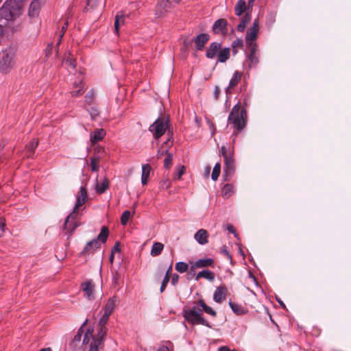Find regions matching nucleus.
Instances as JSON below:
<instances>
[{
    "label": "nucleus",
    "mask_w": 351,
    "mask_h": 351,
    "mask_svg": "<svg viewBox=\"0 0 351 351\" xmlns=\"http://www.w3.org/2000/svg\"><path fill=\"white\" fill-rule=\"evenodd\" d=\"M247 119V116L245 108L238 102L233 106L228 119V123L232 125L235 129L233 135H237L245 127Z\"/></svg>",
    "instance_id": "obj_1"
},
{
    "label": "nucleus",
    "mask_w": 351,
    "mask_h": 351,
    "mask_svg": "<svg viewBox=\"0 0 351 351\" xmlns=\"http://www.w3.org/2000/svg\"><path fill=\"white\" fill-rule=\"evenodd\" d=\"M100 328L96 337L93 336V330L88 329L84 334L82 346L84 350L88 346V351H98V348L101 345L103 338L107 333V328L106 326H99Z\"/></svg>",
    "instance_id": "obj_2"
},
{
    "label": "nucleus",
    "mask_w": 351,
    "mask_h": 351,
    "mask_svg": "<svg viewBox=\"0 0 351 351\" xmlns=\"http://www.w3.org/2000/svg\"><path fill=\"white\" fill-rule=\"evenodd\" d=\"M203 308L197 304L191 308L184 309L183 315L186 321L191 324L203 325L210 328L209 323L202 317Z\"/></svg>",
    "instance_id": "obj_3"
},
{
    "label": "nucleus",
    "mask_w": 351,
    "mask_h": 351,
    "mask_svg": "<svg viewBox=\"0 0 351 351\" xmlns=\"http://www.w3.org/2000/svg\"><path fill=\"white\" fill-rule=\"evenodd\" d=\"M221 153L224 160V176L226 180H228L234 174L235 170V162L233 151L227 149L225 146L221 148Z\"/></svg>",
    "instance_id": "obj_4"
},
{
    "label": "nucleus",
    "mask_w": 351,
    "mask_h": 351,
    "mask_svg": "<svg viewBox=\"0 0 351 351\" xmlns=\"http://www.w3.org/2000/svg\"><path fill=\"white\" fill-rule=\"evenodd\" d=\"M108 229L106 226H103L101 232L97 236V239L87 243L84 247L82 254H90L93 252L95 250L98 249L101 243H105L108 236Z\"/></svg>",
    "instance_id": "obj_5"
},
{
    "label": "nucleus",
    "mask_w": 351,
    "mask_h": 351,
    "mask_svg": "<svg viewBox=\"0 0 351 351\" xmlns=\"http://www.w3.org/2000/svg\"><path fill=\"white\" fill-rule=\"evenodd\" d=\"M169 118L165 116L158 117L150 126L149 130L156 139L162 136L168 128Z\"/></svg>",
    "instance_id": "obj_6"
},
{
    "label": "nucleus",
    "mask_w": 351,
    "mask_h": 351,
    "mask_svg": "<svg viewBox=\"0 0 351 351\" xmlns=\"http://www.w3.org/2000/svg\"><path fill=\"white\" fill-rule=\"evenodd\" d=\"M13 53L11 50L2 51L0 53V71L8 73L13 65Z\"/></svg>",
    "instance_id": "obj_7"
},
{
    "label": "nucleus",
    "mask_w": 351,
    "mask_h": 351,
    "mask_svg": "<svg viewBox=\"0 0 351 351\" xmlns=\"http://www.w3.org/2000/svg\"><path fill=\"white\" fill-rule=\"evenodd\" d=\"M259 32V22L258 19H256L253 22V25L249 28L247 31L245 36V42L247 46H258L255 43L256 39L258 37Z\"/></svg>",
    "instance_id": "obj_8"
},
{
    "label": "nucleus",
    "mask_w": 351,
    "mask_h": 351,
    "mask_svg": "<svg viewBox=\"0 0 351 351\" xmlns=\"http://www.w3.org/2000/svg\"><path fill=\"white\" fill-rule=\"evenodd\" d=\"M79 210L80 208L75 209V206H74L72 213L65 219L64 229L66 230L69 234H71L78 226V224L75 223L74 220L76 219Z\"/></svg>",
    "instance_id": "obj_9"
},
{
    "label": "nucleus",
    "mask_w": 351,
    "mask_h": 351,
    "mask_svg": "<svg viewBox=\"0 0 351 351\" xmlns=\"http://www.w3.org/2000/svg\"><path fill=\"white\" fill-rule=\"evenodd\" d=\"M250 53L247 56L249 67L256 66L259 62V53H258V46H247Z\"/></svg>",
    "instance_id": "obj_10"
},
{
    "label": "nucleus",
    "mask_w": 351,
    "mask_h": 351,
    "mask_svg": "<svg viewBox=\"0 0 351 351\" xmlns=\"http://www.w3.org/2000/svg\"><path fill=\"white\" fill-rule=\"evenodd\" d=\"M81 289L84 292V295L86 298L88 300L94 298L95 285L91 280H87L82 282L81 284Z\"/></svg>",
    "instance_id": "obj_11"
},
{
    "label": "nucleus",
    "mask_w": 351,
    "mask_h": 351,
    "mask_svg": "<svg viewBox=\"0 0 351 351\" xmlns=\"http://www.w3.org/2000/svg\"><path fill=\"white\" fill-rule=\"evenodd\" d=\"M88 192L85 186H82L80 189V191L76 195V202L75 204V209L80 208L86 203L88 200Z\"/></svg>",
    "instance_id": "obj_12"
},
{
    "label": "nucleus",
    "mask_w": 351,
    "mask_h": 351,
    "mask_svg": "<svg viewBox=\"0 0 351 351\" xmlns=\"http://www.w3.org/2000/svg\"><path fill=\"white\" fill-rule=\"evenodd\" d=\"M5 3H8L10 9L16 17L21 14V10L23 6V0H6Z\"/></svg>",
    "instance_id": "obj_13"
},
{
    "label": "nucleus",
    "mask_w": 351,
    "mask_h": 351,
    "mask_svg": "<svg viewBox=\"0 0 351 351\" xmlns=\"http://www.w3.org/2000/svg\"><path fill=\"white\" fill-rule=\"evenodd\" d=\"M228 22L225 19H220L217 20L213 26V31L215 34H225L227 32Z\"/></svg>",
    "instance_id": "obj_14"
},
{
    "label": "nucleus",
    "mask_w": 351,
    "mask_h": 351,
    "mask_svg": "<svg viewBox=\"0 0 351 351\" xmlns=\"http://www.w3.org/2000/svg\"><path fill=\"white\" fill-rule=\"evenodd\" d=\"M221 49V43L219 42H213L210 43L209 47H208L206 56L208 59L215 58L218 54L219 51Z\"/></svg>",
    "instance_id": "obj_15"
},
{
    "label": "nucleus",
    "mask_w": 351,
    "mask_h": 351,
    "mask_svg": "<svg viewBox=\"0 0 351 351\" xmlns=\"http://www.w3.org/2000/svg\"><path fill=\"white\" fill-rule=\"evenodd\" d=\"M209 35L205 33L199 34L193 38V41L195 43L197 49L202 51L204 49L205 45L209 40Z\"/></svg>",
    "instance_id": "obj_16"
},
{
    "label": "nucleus",
    "mask_w": 351,
    "mask_h": 351,
    "mask_svg": "<svg viewBox=\"0 0 351 351\" xmlns=\"http://www.w3.org/2000/svg\"><path fill=\"white\" fill-rule=\"evenodd\" d=\"M228 289L226 286L217 287L214 292L213 300L217 303H221L226 298Z\"/></svg>",
    "instance_id": "obj_17"
},
{
    "label": "nucleus",
    "mask_w": 351,
    "mask_h": 351,
    "mask_svg": "<svg viewBox=\"0 0 351 351\" xmlns=\"http://www.w3.org/2000/svg\"><path fill=\"white\" fill-rule=\"evenodd\" d=\"M45 0H34L29 8L28 14L31 17L37 16L40 12V5L44 4Z\"/></svg>",
    "instance_id": "obj_18"
},
{
    "label": "nucleus",
    "mask_w": 351,
    "mask_h": 351,
    "mask_svg": "<svg viewBox=\"0 0 351 351\" xmlns=\"http://www.w3.org/2000/svg\"><path fill=\"white\" fill-rule=\"evenodd\" d=\"M8 3H4L3 6L0 8V17L1 19H5L6 21L14 20L16 16L14 15V13L8 9Z\"/></svg>",
    "instance_id": "obj_19"
},
{
    "label": "nucleus",
    "mask_w": 351,
    "mask_h": 351,
    "mask_svg": "<svg viewBox=\"0 0 351 351\" xmlns=\"http://www.w3.org/2000/svg\"><path fill=\"white\" fill-rule=\"evenodd\" d=\"M194 239L200 245H205L208 242V233L207 230L200 229L195 234Z\"/></svg>",
    "instance_id": "obj_20"
},
{
    "label": "nucleus",
    "mask_w": 351,
    "mask_h": 351,
    "mask_svg": "<svg viewBox=\"0 0 351 351\" xmlns=\"http://www.w3.org/2000/svg\"><path fill=\"white\" fill-rule=\"evenodd\" d=\"M172 134H171L169 138L162 143L161 147L158 152L157 158L159 159L162 158L164 155L167 156V154H169L168 152V149L172 146L173 141L171 140Z\"/></svg>",
    "instance_id": "obj_21"
},
{
    "label": "nucleus",
    "mask_w": 351,
    "mask_h": 351,
    "mask_svg": "<svg viewBox=\"0 0 351 351\" xmlns=\"http://www.w3.org/2000/svg\"><path fill=\"white\" fill-rule=\"evenodd\" d=\"M241 77H242V73H241L238 71H236L234 73L233 76L230 81L229 86L226 89V93L227 95L230 94V89L234 88V87H236L237 86L238 83L239 82V81L241 79Z\"/></svg>",
    "instance_id": "obj_22"
},
{
    "label": "nucleus",
    "mask_w": 351,
    "mask_h": 351,
    "mask_svg": "<svg viewBox=\"0 0 351 351\" xmlns=\"http://www.w3.org/2000/svg\"><path fill=\"white\" fill-rule=\"evenodd\" d=\"M169 4V0H158L156 6V15L158 16H162L166 12L167 8H168Z\"/></svg>",
    "instance_id": "obj_23"
},
{
    "label": "nucleus",
    "mask_w": 351,
    "mask_h": 351,
    "mask_svg": "<svg viewBox=\"0 0 351 351\" xmlns=\"http://www.w3.org/2000/svg\"><path fill=\"white\" fill-rule=\"evenodd\" d=\"M214 261L212 258H202L196 261L192 268H204L209 266L213 267Z\"/></svg>",
    "instance_id": "obj_24"
},
{
    "label": "nucleus",
    "mask_w": 351,
    "mask_h": 351,
    "mask_svg": "<svg viewBox=\"0 0 351 351\" xmlns=\"http://www.w3.org/2000/svg\"><path fill=\"white\" fill-rule=\"evenodd\" d=\"M106 135V132L103 129H97L95 130L91 134L90 140L92 143H95L98 141H101L104 136Z\"/></svg>",
    "instance_id": "obj_25"
},
{
    "label": "nucleus",
    "mask_w": 351,
    "mask_h": 351,
    "mask_svg": "<svg viewBox=\"0 0 351 351\" xmlns=\"http://www.w3.org/2000/svg\"><path fill=\"white\" fill-rule=\"evenodd\" d=\"M74 88L75 89L72 90L70 93L72 97H77L84 93L83 82L81 79L75 82Z\"/></svg>",
    "instance_id": "obj_26"
},
{
    "label": "nucleus",
    "mask_w": 351,
    "mask_h": 351,
    "mask_svg": "<svg viewBox=\"0 0 351 351\" xmlns=\"http://www.w3.org/2000/svg\"><path fill=\"white\" fill-rule=\"evenodd\" d=\"M202 278H206L212 282L215 279V274L207 269L202 270L196 275L195 280H199Z\"/></svg>",
    "instance_id": "obj_27"
},
{
    "label": "nucleus",
    "mask_w": 351,
    "mask_h": 351,
    "mask_svg": "<svg viewBox=\"0 0 351 351\" xmlns=\"http://www.w3.org/2000/svg\"><path fill=\"white\" fill-rule=\"evenodd\" d=\"M230 56V49L228 47L221 49L217 54L218 61L220 62H226Z\"/></svg>",
    "instance_id": "obj_28"
},
{
    "label": "nucleus",
    "mask_w": 351,
    "mask_h": 351,
    "mask_svg": "<svg viewBox=\"0 0 351 351\" xmlns=\"http://www.w3.org/2000/svg\"><path fill=\"white\" fill-rule=\"evenodd\" d=\"M109 180L104 178V180L100 183H97L95 186L96 193L98 194L104 193L109 188Z\"/></svg>",
    "instance_id": "obj_29"
},
{
    "label": "nucleus",
    "mask_w": 351,
    "mask_h": 351,
    "mask_svg": "<svg viewBox=\"0 0 351 351\" xmlns=\"http://www.w3.org/2000/svg\"><path fill=\"white\" fill-rule=\"evenodd\" d=\"M117 296L110 298L105 306L104 313L111 315L116 306Z\"/></svg>",
    "instance_id": "obj_30"
},
{
    "label": "nucleus",
    "mask_w": 351,
    "mask_h": 351,
    "mask_svg": "<svg viewBox=\"0 0 351 351\" xmlns=\"http://www.w3.org/2000/svg\"><path fill=\"white\" fill-rule=\"evenodd\" d=\"M164 250V245L160 242H154L152 245L150 255L152 256H159L162 250Z\"/></svg>",
    "instance_id": "obj_31"
},
{
    "label": "nucleus",
    "mask_w": 351,
    "mask_h": 351,
    "mask_svg": "<svg viewBox=\"0 0 351 351\" xmlns=\"http://www.w3.org/2000/svg\"><path fill=\"white\" fill-rule=\"evenodd\" d=\"M151 171V167L149 165H143L142 166V176H141V182L143 185H145L147 183L148 178L149 177Z\"/></svg>",
    "instance_id": "obj_32"
},
{
    "label": "nucleus",
    "mask_w": 351,
    "mask_h": 351,
    "mask_svg": "<svg viewBox=\"0 0 351 351\" xmlns=\"http://www.w3.org/2000/svg\"><path fill=\"white\" fill-rule=\"evenodd\" d=\"M197 304L201 306L203 308V311L206 313L211 315L213 317L217 316V313L215 310H213L210 306L206 305L205 302L203 300H199L197 301Z\"/></svg>",
    "instance_id": "obj_33"
},
{
    "label": "nucleus",
    "mask_w": 351,
    "mask_h": 351,
    "mask_svg": "<svg viewBox=\"0 0 351 351\" xmlns=\"http://www.w3.org/2000/svg\"><path fill=\"white\" fill-rule=\"evenodd\" d=\"M247 9V4L244 0H239L235 5L234 12L237 16L242 15Z\"/></svg>",
    "instance_id": "obj_34"
},
{
    "label": "nucleus",
    "mask_w": 351,
    "mask_h": 351,
    "mask_svg": "<svg viewBox=\"0 0 351 351\" xmlns=\"http://www.w3.org/2000/svg\"><path fill=\"white\" fill-rule=\"evenodd\" d=\"M250 20L251 14L250 13L245 14V15L242 17L241 22L237 27V31L241 32H243L246 25L250 21Z\"/></svg>",
    "instance_id": "obj_35"
},
{
    "label": "nucleus",
    "mask_w": 351,
    "mask_h": 351,
    "mask_svg": "<svg viewBox=\"0 0 351 351\" xmlns=\"http://www.w3.org/2000/svg\"><path fill=\"white\" fill-rule=\"evenodd\" d=\"M234 193V186L232 184H226L221 190V195L224 198L230 197Z\"/></svg>",
    "instance_id": "obj_36"
},
{
    "label": "nucleus",
    "mask_w": 351,
    "mask_h": 351,
    "mask_svg": "<svg viewBox=\"0 0 351 351\" xmlns=\"http://www.w3.org/2000/svg\"><path fill=\"white\" fill-rule=\"evenodd\" d=\"M83 334L82 326L78 330L77 334L75 335L73 341L71 343V346L75 348L78 347L80 342L81 341L82 336Z\"/></svg>",
    "instance_id": "obj_37"
},
{
    "label": "nucleus",
    "mask_w": 351,
    "mask_h": 351,
    "mask_svg": "<svg viewBox=\"0 0 351 351\" xmlns=\"http://www.w3.org/2000/svg\"><path fill=\"white\" fill-rule=\"evenodd\" d=\"M229 305L232 310L237 314V315H243L245 313V311L244 308L239 304L232 302V301L229 302Z\"/></svg>",
    "instance_id": "obj_38"
},
{
    "label": "nucleus",
    "mask_w": 351,
    "mask_h": 351,
    "mask_svg": "<svg viewBox=\"0 0 351 351\" xmlns=\"http://www.w3.org/2000/svg\"><path fill=\"white\" fill-rule=\"evenodd\" d=\"M86 110L88 111L91 119L95 120L99 114V110L96 106H86Z\"/></svg>",
    "instance_id": "obj_39"
},
{
    "label": "nucleus",
    "mask_w": 351,
    "mask_h": 351,
    "mask_svg": "<svg viewBox=\"0 0 351 351\" xmlns=\"http://www.w3.org/2000/svg\"><path fill=\"white\" fill-rule=\"evenodd\" d=\"M38 145V141L37 139H34L32 142L26 145V149L29 152L27 156L30 157L34 154L35 149Z\"/></svg>",
    "instance_id": "obj_40"
},
{
    "label": "nucleus",
    "mask_w": 351,
    "mask_h": 351,
    "mask_svg": "<svg viewBox=\"0 0 351 351\" xmlns=\"http://www.w3.org/2000/svg\"><path fill=\"white\" fill-rule=\"evenodd\" d=\"M125 16L123 14H118L115 17L114 29L117 34L119 32V26L125 23Z\"/></svg>",
    "instance_id": "obj_41"
},
{
    "label": "nucleus",
    "mask_w": 351,
    "mask_h": 351,
    "mask_svg": "<svg viewBox=\"0 0 351 351\" xmlns=\"http://www.w3.org/2000/svg\"><path fill=\"white\" fill-rule=\"evenodd\" d=\"M106 0H87V5L90 8H95L98 6L103 7Z\"/></svg>",
    "instance_id": "obj_42"
},
{
    "label": "nucleus",
    "mask_w": 351,
    "mask_h": 351,
    "mask_svg": "<svg viewBox=\"0 0 351 351\" xmlns=\"http://www.w3.org/2000/svg\"><path fill=\"white\" fill-rule=\"evenodd\" d=\"M220 172H221V165H220V163L217 162L215 164V165L213 168L212 175H211L212 179L213 180H217L220 174Z\"/></svg>",
    "instance_id": "obj_43"
},
{
    "label": "nucleus",
    "mask_w": 351,
    "mask_h": 351,
    "mask_svg": "<svg viewBox=\"0 0 351 351\" xmlns=\"http://www.w3.org/2000/svg\"><path fill=\"white\" fill-rule=\"evenodd\" d=\"M175 268L178 272L184 273L188 269V265L184 262H178Z\"/></svg>",
    "instance_id": "obj_44"
},
{
    "label": "nucleus",
    "mask_w": 351,
    "mask_h": 351,
    "mask_svg": "<svg viewBox=\"0 0 351 351\" xmlns=\"http://www.w3.org/2000/svg\"><path fill=\"white\" fill-rule=\"evenodd\" d=\"M99 159L98 157H93L90 158V165L93 171H97L99 170Z\"/></svg>",
    "instance_id": "obj_45"
},
{
    "label": "nucleus",
    "mask_w": 351,
    "mask_h": 351,
    "mask_svg": "<svg viewBox=\"0 0 351 351\" xmlns=\"http://www.w3.org/2000/svg\"><path fill=\"white\" fill-rule=\"evenodd\" d=\"M243 40L241 38H237L234 40L232 43V51L234 53L237 52V48H241L243 47Z\"/></svg>",
    "instance_id": "obj_46"
},
{
    "label": "nucleus",
    "mask_w": 351,
    "mask_h": 351,
    "mask_svg": "<svg viewBox=\"0 0 351 351\" xmlns=\"http://www.w3.org/2000/svg\"><path fill=\"white\" fill-rule=\"evenodd\" d=\"M95 95L93 90L89 91L85 97L86 106H91L94 101Z\"/></svg>",
    "instance_id": "obj_47"
},
{
    "label": "nucleus",
    "mask_w": 351,
    "mask_h": 351,
    "mask_svg": "<svg viewBox=\"0 0 351 351\" xmlns=\"http://www.w3.org/2000/svg\"><path fill=\"white\" fill-rule=\"evenodd\" d=\"M131 216V213L129 210H125L122 213L121 217V223L122 225H125L130 217Z\"/></svg>",
    "instance_id": "obj_48"
},
{
    "label": "nucleus",
    "mask_w": 351,
    "mask_h": 351,
    "mask_svg": "<svg viewBox=\"0 0 351 351\" xmlns=\"http://www.w3.org/2000/svg\"><path fill=\"white\" fill-rule=\"evenodd\" d=\"M173 155L172 154H167L164 160V166L165 168L169 169L172 165Z\"/></svg>",
    "instance_id": "obj_49"
},
{
    "label": "nucleus",
    "mask_w": 351,
    "mask_h": 351,
    "mask_svg": "<svg viewBox=\"0 0 351 351\" xmlns=\"http://www.w3.org/2000/svg\"><path fill=\"white\" fill-rule=\"evenodd\" d=\"M185 171V167L184 166H179L177 169V172L174 176L175 180H180L182 177V176L184 174Z\"/></svg>",
    "instance_id": "obj_50"
},
{
    "label": "nucleus",
    "mask_w": 351,
    "mask_h": 351,
    "mask_svg": "<svg viewBox=\"0 0 351 351\" xmlns=\"http://www.w3.org/2000/svg\"><path fill=\"white\" fill-rule=\"evenodd\" d=\"M121 278V274L115 271L112 276V283L114 285L117 286L119 284V280Z\"/></svg>",
    "instance_id": "obj_51"
},
{
    "label": "nucleus",
    "mask_w": 351,
    "mask_h": 351,
    "mask_svg": "<svg viewBox=\"0 0 351 351\" xmlns=\"http://www.w3.org/2000/svg\"><path fill=\"white\" fill-rule=\"evenodd\" d=\"M110 314H108L106 313H104L103 316L101 317L99 322V326H105L106 324L107 323Z\"/></svg>",
    "instance_id": "obj_52"
},
{
    "label": "nucleus",
    "mask_w": 351,
    "mask_h": 351,
    "mask_svg": "<svg viewBox=\"0 0 351 351\" xmlns=\"http://www.w3.org/2000/svg\"><path fill=\"white\" fill-rule=\"evenodd\" d=\"M64 63L71 67L73 70L75 69V60L71 58H68Z\"/></svg>",
    "instance_id": "obj_53"
},
{
    "label": "nucleus",
    "mask_w": 351,
    "mask_h": 351,
    "mask_svg": "<svg viewBox=\"0 0 351 351\" xmlns=\"http://www.w3.org/2000/svg\"><path fill=\"white\" fill-rule=\"evenodd\" d=\"M169 280L167 276H165L162 282V285H161V287H160V292H163L165 291V289H166L167 287V285L168 284V282H169Z\"/></svg>",
    "instance_id": "obj_54"
},
{
    "label": "nucleus",
    "mask_w": 351,
    "mask_h": 351,
    "mask_svg": "<svg viewBox=\"0 0 351 351\" xmlns=\"http://www.w3.org/2000/svg\"><path fill=\"white\" fill-rule=\"evenodd\" d=\"M67 27H68V22L65 21L63 25L61 27V31H60V38H62V37L64 36V33L66 31Z\"/></svg>",
    "instance_id": "obj_55"
},
{
    "label": "nucleus",
    "mask_w": 351,
    "mask_h": 351,
    "mask_svg": "<svg viewBox=\"0 0 351 351\" xmlns=\"http://www.w3.org/2000/svg\"><path fill=\"white\" fill-rule=\"evenodd\" d=\"M179 276L177 274H174L171 278V284L176 285L178 282Z\"/></svg>",
    "instance_id": "obj_56"
},
{
    "label": "nucleus",
    "mask_w": 351,
    "mask_h": 351,
    "mask_svg": "<svg viewBox=\"0 0 351 351\" xmlns=\"http://www.w3.org/2000/svg\"><path fill=\"white\" fill-rule=\"evenodd\" d=\"M221 252L225 254L228 258L229 259H231L232 258V256L230 254V253L228 252V251L227 250V248L226 246H223L222 248H221Z\"/></svg>",
    "instance_id": "obj_57"
},
{
    "label": "nucleus",
    "mask_w": 351,
    "mask_h": 351,
    "mask_svg": "<svg viewBox=\"0 0 351 351\" xmlns=\"http://www.w3.org/2000/svg\"><path fill=\"white\" fill-rule=\"evenodd\" d=\"M218 351H238L235 349L230 350L228 346H221L218 348Z\"/></svg>",
    "instance_id": "obj_58"
},
{
    "label": "nucleus",
    "mask_w": 351,
    "mask_h": 351,
    "mask_svg": "<svg viewBox=\"0 0 351 351\" xmlns=\"http://www.w3.org/2000/svg\"><path fill=\"white\" fill-rule=\"evenodd\" d=\"M112 251H113V252L120 251V243L119 242H116L114 243Z\"/></svg>",
    "instance_id": "obj_59"
},
{
    "label": "nucleus",
    "mask_w": 351,
    "mask_h": 351,
    "mask_svg": "<svg viewBox=\"0 0 351 351\" xmlns=\"http://www.w3.org/2000/svg\"><path fill=\"white\" fill-rule=\"evenodd\" d=\"M219 93H220V89L219 88V87L216 86L215 88V91H214V97H215V99H218Z\"/></svg>",
    "instance_id": "obj_60"
},
{
    "label": "nucleus",
    "mask_w": 351,
    "mask_h": 351,
    "mask_svg": "<svg viewBox=\"0 0 351 351\" xmlns=\"http://www.w3.org/2000/svg\"><path fill=\"white\" fill-rule=\"evenodd\" d=\"M227 230L231 233L236 234L235 228L232 225H228Z\"/></svg>",
    "instance_id": "obj_61"
},
{
    "label": "nucleus",
    "mask_w": 351,
    "mask_h": 351,
    "mask_svg": "<svg viewBox=\"0 0 351 351\" xmlns=\"http://www.w3.org/2000/svg\"><path fill=\"white\" fill-rule=\"evenodd\" d=\"M171 270H172V264H171V265L169 266V269H167V272H166V274L165 276H167V278L169 279H170V274L171 272Z\"/></svg>",
    "instance_id": "obj_62"
},
{
    "label": "nucleus",
    "mask_w": 351,
    "mask_h": 351,
    "mask_svg": "<svg viewBox=\"0 0 351 351\" xmlns=\"http://www.w3.org/2000/svg\"><path fill=\"white\" fill-rule=\"evenodd\" d=\"M4 226H5V223L3 222H0V237L2 236V234L4 232V230H3Z\"/></svg>",
    "instance_id": "obj_63"
},
{
    "label": "nucleus",
    "mask_w": 351,
    "mask_h": 351,
    "mask_svg": "<svg viewBox=\"0 0 351 351\" xmlns=\"http://www.w3.org/2000/svg\"><path fill=\"white\" fill-rule=\"evenodd\" d=\"M157 351H169V348L167 346H162L160 348H159Z\"/></svg>",
    "instance_id": "obj_64"
}]
</instances>
